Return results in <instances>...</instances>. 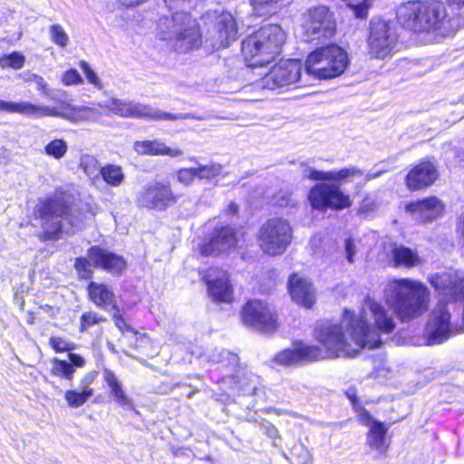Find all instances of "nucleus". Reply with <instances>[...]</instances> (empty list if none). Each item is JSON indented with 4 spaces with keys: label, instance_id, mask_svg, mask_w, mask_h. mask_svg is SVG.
I'll return each mask as SVG.
<instances>
[{
    "label": "nucleus",
    "instance_id": "nucleus-2",
    "mask_svg": "<svg viewBox=\"0 0 464 464\" xmlns=\"http://www.w3.org/2000/svg\"><path fill=\"white\" fill-rule=\"evenodd\" d=\"M441 0H408L400 5L397 23L414 34L454 33L464 27V14L449 13Z\"/></svg>",
    "mask_w": 464,
    "mask_h": 464
},
{
    "label": "nucleus",
    "instance_id": "nucleus-55",
    "mask_svg": "<svg viewBox=\"0 0 464 464\" xmlns=\"http://www.w3.org/2000/svg\"><path fill=\"white\" fill-rule=\"evenodd\" d=\"M39 310L48 314L51 319L56 318L57 314L60 313V307L50 304L40 305Z\"/></svg>",
    "mask_w": 464,
    "mask_h": 464
},
{
    "label": "nucleus",
    "instance_id": "nucleus-24",
    "mask_svg": "<svg viewBox=\"0 0 464 464\" xmlns=\"http://www.w3.org/2000/svg\"><path fill=\"white\" fill-rule=\"evenodd\" d=\"M405 210L411 214H420L426 222H431L443 216L445 204L436 196H428L406 203Z\"/></svg>",
    "mask_w": 464,
    "mask_h": 464
},
{
    "label": "nucleus",
    "instance_id": "nucleus-14",
    "mask_svg": "<svg viewBox=\"0 0 464 464\" xmlns=\"http://www.w3.org/2000/svg\"><path fill=\"white\" fill-rule=\"evenodd\" d=\"M106 107L110 112L122 118H137L147 121H179L188 118V114L165 112L153 110L150 105L115 98L111 99Z\"/></svg>",
    "mask_w": 464,
    "mask_h": 464
},
{
    "label": "nucleus",
    "instance_id": "nucleus-18",
    "mask_svg": "<svg viewBox=\"0 0 464 464\" xmlns=\"http://www.w3.org/2000/svg\"><path fill=\"white\" fill-rule=\"evenodd\" d=\"M238 243L237 231L235 227L225 225L214 227L208 240L198 246L202 256H218L235 247Z\"/></svg>",
    "mask_w": 464,
    "mask_h": 464
},
{
    "label": "nucleus",
    "instance_id": "nucleus-11",
    "mask_svg": "<svg viewBox=\"0 0 464 464\" xmlns=\"http://www.w3.org/2000/svg\"><path fill=\"white\" fill-rule=\"evenodd\" d=\"M293 239L290 222L281 217L267 218L261 224L256 236L259 249L268 256L283 255Z\"/></svg>",
    "mask_w": 464,
    "mask_h": 464
},
{
    "label": "nucleus",
    "instance_id": "nucleus-8",
    "mask_svg": "<svg viewBox=\"0 0 464 464\" xmlns=\"http://www.w3.org/2000/svg\"><path fill=\"white\" fill-rule=\"evenodd\" d=\"M304 61L306 72L317 80H332L343 75L350 65L347 51L334 42L321 44Z\"/></svg>",
    "mask_w": 464,
    "mask_h": 464
},
{
    "label": "nucleus",
    "instance_id": "nucleus-52",
    "mask_svg": "<svg viewBox=\"0 0 464 464\" xmlns=\"http://www.w3.org/2000/svg\"><path fill=\"white\" fill-rule=\"evenodd\" d=\"M27 81L34 82L36 84L37 90L39 92H41L43 94H44V95L49 94L50 90L48 88V84L42 76L34 73L31 75V77Z\"/></svg>",
    "mask_w": 464,
    "mask_h": 464
},
{
    "label": "nucleus",
    "instance_id": "nucleus-50",
    "mask_svg": "<svg viewBox=\"0 0 464 464\" xmlns=\"http://www.w3.org/2000/svg\"><path fill=\"white\" fill-rule=\"evenodd\" d=\"M259 426L264 430V433L271 439L278 438V430L276 427L266 419L259 420Z\"/></svg>",
    "mask_w": 464,
    "mask_h": 464
},
{
    "label": "nucleus",
    "instance_id": "nucleus-56",
    "mask_svg": "<svg viewBox=\"0 0 464 464\" xmlns=\"http://www.w3.org/2000/svg\"><path fill=\"white\" fill-rule=\"evenodd\" d=\"M97 376H98L97 372H89L82 378L81 382L82 385L87 386V385L91 384Z\"/></svg>",
    "mask_w": 464,
    "mask_h": 464
},
{
    "label": "nucleus",
    "instance_id": "nucleus-40",
    "mask_svg": "<svg viewBox=\"0 0 464 464\" xmlns=\"http://www.w3.org/2000/svg\"><path fill=\"white\" fill-rule=\"evenodd\" d=\"M48 343L52 350L56 353H63L68 352L69 353L75 349L74 343L65 340L61 336H51Z\"/></svg>",
    "mask_w": 464,
    "mask_h": 464
},
{
    "label": "nucleus",
    "instance_id": "nucleus-39",
    "mask_svg": "<svg viewBox=\"0 0 464 464\" xmlns=\"http://www.w3.org/2000/svg\"><path fill=\"white\" fill-rule=\"evenodd\" d=\"M67 150V143L62 139L53 140L44 147L45 154L54 158L55 160L62 159L66 154Z\"/></svg>",
    "mask_w": 464,
    "mask_h": 464
},
{
    "label": "nucleus",
    "instance_id": "nucleus-31",
    "mask_svg": "<svg viewBox=\"0 0 464 464\" xmlns=\"http://www.w3.org/2000/svg\"><path fill=\"white\" fill-rule=\"evenodd\" d=\"M0 111L7 113H19L22 115L41 118V114H46L47 110L42 109L41 105L29 102H7L0 100Z\"/></svg>",
    "mask_w": 464,
    "mask_h": 464
},
{
    "label": "nucleus",
    "instance_id": "nucleus-4",
    "mask_svg": "<svg viewBox=\"0 0 464 464\" xmlns=\"http://www.w3.org/2000/svg\"><path fill=\"white\" fill-rule=\"evenodd\" d=\"M34 219L40 220L41 230L36 237L41 242H54L63 234V222L74 226L72 196L62 189L39 198L32 212Z\"/></svg>",
    "mask_w": 464,
    "mask_h": 464
},
{
    "label": "nucleus",
    "instance_id": "nucleus-38",
    "mask_svg": "<svg viewBox=\"0 0 464 464\" xmlns=\"http://www.w3.org/2000/svg\"><path fill=\"white\" fill-rule=\"evenodd\" d=\"M24 63L25 56L17 51H14L8 54H3L0 56L1 69L19 70L24 67Z\"/></svg>",
    "mask_w": 464,
    "mask_h": 464
},
{
    "label": "nucleus",
    "instance_id": "nucleus-12",
    "mask_svg": "<svg viewBox=\"0 0 464 464\" xmlns=\"http://www.w3.org/2000/svg\"><path fill=\"white\" fill-rule=\"evenodd\" d=\"M366 44L371 58L383 60L392 56L399 44V34L394 22L382 17L372 18L369 22Z\"/></svg>",
    "mask_w": 464,
    "mask_h": 464
},
{
    "label": "nucleus",
    "instance_id": "nucleus-54",
    "mask_svg": "<svg viewBox=\"0 0 464 464\" xmlns=\"http://www.w3.org/2000/svg\"><path fill=\"white\" fill-rule=\"evenodd\" d=\"M445 4L452 8L450 13L464 14V0H445Z\"/></svg>",
    "mask_w": 464,
    "mask_h": 464
},
{
    "label": "nucleus",
    "instance_id": "nucleus-13",
    "mask_svg": "<svg viewBox=\"0 0 464 464\" xmlns=\"http://www.w3.org/2000/svg\"><path fill=\"white\" fill-rule=\"evenodd\" d=\"M209 18L212 31L209 34L210 44L216 49L228 48L237 39L238 24L232 13L227 10L208 11L205 14Z\"/></svg>",
    "mask_w": 464,
    "mask_h": 464
},
{
    "label": "nucleus",
    "instance_id": "nucleus-25",
    "mask_svg": "<svg viewBox=\"0 0 464 464\" xmlns=\"http://www.w3.org/2000/svg\"><path fill=\"white\" fill-rule=\"evenodd\" d=\"M88 300L104 311L117 309L118 302L113 290L105 283L90 281L86 285Z\"/></svg>",
    "mask_w": 464,
    "mask_h": 464
},
{
    "label": "nucleus",
    "instance_id": "nucleus-10",
    "mask_svg": "<svg viewBox=\"0 0 464 464\" xmlns=\"http://www.w3.org/2000/svg\"><path fill=\"white\" fill-rule=\"evenodd\" d=\"M301 27L304 40L316 44L334 38L338 31L334 11L322 4L310 6L302 14Z\"/></svg>",
    "mask_w": 464,
    "mask_h": 464
},
{
    "label": "nucleus",
    "instance_id": "nucleus-58",
    "mask_svg": "<svg viewBox=\"0 0 464 464\" xmlns=\"http://www.w3.org/2000/svg\"><path fill=\"white\" fill-rule=\"evenodd\" d=\"M26 314H27L26 323L30 325L34 324L37 321L36 313H34L33 311H27Z\"/></svg>",
    "mask_w": 464,
    "mask_h": 464
},
{
    "label": "nucleus",
    "instance_id": "nucleus-15",
    "mask_svg": "<svg viewBox=\"0 0 464 464\" xmlns=\"http://www.w3.org/2000/svg\"><path fill=\"white\" fill-rule=\"evenodd\" d=\"M176 195L169 182L156 181L146 185L137 196L136 203L140 208L147 209L166 210L177 203Z\"/></svg>",
    "mask_w": 464,
    "mask_h": 464
},
{
    "label": "nucleus",
    "instance_id": "nucleus-21",
    "mask_svg": "<svg viewBox=\"0 0 464 464\" xmlns=\"http://www.w3.org/2000/svg\"><path fill=\"white\" fill-rule=\"evenodd\" d=\"M288 295L293 302L305 309L316 303V290L313 281L299 272L289 275L286 282Z\"/></svg>",
    "mask_w": 464,
    "mask_h": 464
},
{
    "label": "nucleus",
    "instance_id": "nucleus-41",
    "mask_svg": "<svg viewBox=\"0 0 464 464\" xmlns=\"http://www.w3.org/2000/svg\"><path fill=\"white\" fill-rule=\"evenodd\" d=\"M79 169H82L87 176H92L97 171L100 172L99 161L96 157L85 154L80 159Z\"/></svg>",
    "mask_w": 464,
    "mask_h": 464
},
{
    "label": "nucleus",
    "instance_id": "nucleus-1",
    "mask_svg": "<svg viewBox=\"0 0 464 464\" xmlns=\"http://www.w3.org/2000/svg\"><path fill=\"white\" fill-rule=\"evenodd\" d=\"M369 308L375 329L364 313L356 314L344 308L342 314L343 322L323 320L314 326L312 335L318 344L296 340L292 347L276 353L271 362L278 367H296L327 358L353 357L362 349L380 347L382 340L378 332L390 334L395 330L396 324L380 303L372 302Z\"/></svg>",
    "mask_w": 464,
    "mask_h": 464
},
{
    "label": "nucleus",
    "instance_id": "nucleus-5",
    "mask_svg": "<svg viewBox=\"0 0 464 464\" xmlns=\"http://www.w3.org/2000/svg\"><path fill=\"white\" fill-rule=\"evenodd\" d=\"M156 36L167 42L177 53H188L203 45V32L198 20L188 11H177L159 18Z\"/></svg>",
    "mask_w": 464,
    "mask_h": 464
},
{
    "label": "nucleus",
    "instance_id": "nucleus-33",
    "mask_svg": "<svg viewBox=\"0 0 464 464\" xmlns=\"http://www.w3.org/2000/svg\"><path fill=\"white\" fill-rule=\"evenodd\" d=\"M343 394L349 400L353 411L358 413V420L363 425H372L374 420L370 411L362 406L358 397L357 388L352 385L343 392Z\"/></svg>",
    "mask_w": 464,
    "mask_h": 464
},
{
    "label": "nucleus",
    "instance_id": "nucleus-34",
    "mask_svg": "<svg viewBox=\"0 0 464 464\" xmlns=\"http://www.w3.org/2000/svg\"><path fill=\"white\" fill-rule=\"evenodd\" d=\"M100 175L103 181L111 187L120 186L125 179L121 167L115 164H105L101 167Z\"/></svg>",
    "mask_w": 464,
    "mask_h": 464
},
{
    "label": "nucleus",
    "instance_id": "nucleus-20",
    "mask_svg": "<svg viewBox=\"0 0 464 464\" xmlns=\"http://www.w3.org/2000/svg\"><path fill=\"white\" fill-rule=\"evenodd\" d=\"M439 170L430 159L420 160L412 165L404 178V184L411 192L425 190L439 179Z\"/></svg>",
    "mask_w": 464,
    "mask_h": 464
},
{
    "label": "nucleus",
    "instance_id": "nucleus-26",
    "mask_svg": "<svg viewBox=\"0 0 464 464\" xmlns=\"http://www.w3.org/2000/svg\"><path fill=\"white\" fill-rule=\"evenodd\" d=\"M450 314L446 307L433 312V317L430 320V329L427 332V341L429 344H439L445 342L450 333Z\"/></svg>",
    "mask_w": 464,
    "mask_h": 464
},
{
    "label": "nucleus",
    "instance_id": "nucleus-6",
    "mask_svg": "<svg viewBox=\"0 0 464 464\" xmlns=\"http://www.w3.org/2000/svg\"><path fill=\"white\" fill-rule=\"evenodd\" d=\"M286 34L277 24H263L241 41V55L247 66L264 67L282 53Z\"/></svg>",
    "mask_w": 464,
    "mask_h": 464
},
{
    "label": "nucleus",
    "instance_id": "nucleus-44",
    "mask_svg": "<svg viewBox=\"0 0 464 464\" xmlns=\"http://www.w3.org/2000/svg\"><path fill=\"white\" fill-rule=\"evenodd\" d=\"M378 203L370 195H366L362 199L358 208L357 214L362 216H369L370 214L377 211Z\"/></svg>",
    "mask_w": 464,
    "mask_h": 464
},
{
    "label": "nucleus",
    "instance_id": "nucleus-46",
    "mask_svg": "<svg viewBox=\"0 0 464 464\" xmlns=\"http://www.w3.org/2000/svg\"><path fill=\"white\" fill-rule=\"evenodd\" d=\"M111 311L113 312L111 314V319L121 333H136V331H134L133 328L127 324L119 305L117 306V309H112Z\"/></svg>",
    "mask_w": 464,
    "mask_h": 464
},
{
    "label": "nucleus",
    "instance_id": "nucleus-35",
    "mask_svg": "<svg viewBox=\"0 0 464 464\" xmlns=\"http://www.w3.org/2000/svg\"><path fill=\"white\" fill-rule=\"evenodd\" d=\"M92 395L93 390L92 388H85L81 392L68 390L64 393V398L69 407L79 408L82 406Z\"/></svg>",
    "mask_w": 464,
    "mask_h": 464
},
{
    "label": "nucleus",
    "instance_id": "nucleus-19",
    "mask_svg": "<svg viewBox=\"0 0 464 464\" xmlns=\"http://www.w3.org/2000/svg\"><path fill=\"white\" fill-rule=\"evenodd\" d=\"M428 282L446 302L464 301V275L454 273H436L429 276Z\"/></svg>",
    "mask_w": 464,
    "mask_h": 464
},
{
    "label": "nucleus",
    "instance_id": "nucleus-23",
    "mask_svg": "<svg viewBox=\"0 0 464 464\" xmlns=\"http://www.w3.org/2000/svg\"><path fill=\"white\" fill-rule=\"evenodd\" d=\"M42 109L47 110V113L41 114V117H62L72 122H81L95 120L98 116L96 110L86 106H72L65 101L58 103V108L42 106Z\"/></svg>",
    "mask_w": 464,
    "mask_h": 464
},
{
    "label": "nucleus",
    "instance_id": "nucleus-49",
    "mask_svg": "<svg viewBox=\"0 0 464 464\" xmlns=\"http://www.w3.org/2000/svg\"><path fill=\"white\" fill-rule=\"evenodd\" d=\"M178 180L185 186H189L193 183L196 178L194 168H182L177 170Z\"/></svg>",
    "mask_w": 464,
    "mask_h": 464
},
{
    "label": "nucleus",
    "instance_id": "nucleus-27",
    "mask_svg": "<svg viewBox=\"0 0 464 464\" xmlns=\"http://www.w3.org/2000/svg\"><path fill=\"white\" fill-rule=\"evenodd\" d=\"M388 429V425L384 422L373 420L366 433L368 447L383 457L387 455L391 445V440L387 437Z\"/></svg>",
    "mask_w": 464,
    "mask_h": 464
},
{
    "label": "nucleus",
    "instance_id": "nucleus-36",
    "mask_svg": "<svg viewBox=\"0 0 464 464\" xmlns=\"http://www.w3.org/2000/svg\"><path fill=\"white\" fill-rule=\"evenodd\" d=\"M92 261H91L90 257L86 256H78L75 257L73 262V268L76 271L77 278L82 280H89L92 281V277L94 275L92 269Z\"/></svg>",
    "mask_w": 464,
    "mask_h": 464
},
{
    "label": "nucleus",
    "instance_id": "nucleus-17",
    "mask_svg": "<svg viewBox=\"0 0 464 464\" xmlns=\"http://www.w3.org/2000/svg\"><path fill=\"white\" fill-rule=\"evenodd\" d=\"M302 63L298 60H280L263 76V82L268 89L285 87L300 80Z\"/></svg>",
    "mask_w": 464,
    "mask_h": 464
},
{
    "label": "nucleus",
    "instance_id": "nucleus-43",
    "mask_svg": "<svg viewBox=\"0 0 464 464\" xmlns=\"http://www.w3.org/2000/svg\"><path fill=\"white\" fill-rule=\"evenodd\" d=\"M372 5V0H362L357 4H347V6L353 12L358 19H366L369 10Z\"/></svg>",
    "mask_w": 464,
    "mask_h": 464
},
{
    "label": "nucleus",
    "instance_id": "nucleus-3",
    "mask_svg": "<svg viewBox=\"0 0 464 464\" xmlns=\"http://www.w3.org/2000/svg\"><path fill=\"white\" fill-rule=\"evenodd\" d=\"M363 176V170L356 166L331 170L311 169L307 179L315 183L311 186L306 196L310 208L323 213L340 212L350 208L353 206V199L342 188V185L352 181L353 178Z\"/></svg>",
    "mask_w": 464,
    "mask_h": 464
},
{
    "label": "nucleus",
    "instance_id": "nucleus-9",
    "mask_svg": "<svg viewBox=\"0 0 464 464\" xmlns=\"http://www.w3.org/2000/svg\"><path fill=\"white\" fill-rule=\"evenodd\" d=\"M240 323L248 330L265 335L279 331L281 322L277 310L261 298H249L240 307Z\"/></svg>",
    "mask_w": 464,
    "mask_h": 464
},
{
    "label": "nucleus",
    "instance_id": "nucleus-42",
    "mask_svg": "<svg viewBox=\"0 0 464 464\" xmlns=\"http://www.w3.org/2000/svg\"><path fill=\"white\" fill-rule=\"evenodd\" d=\"M196 178L200 179H211L218 177L220 173L221 167L219 165H200L194 168Z\"/></svg>",
    "mask_w": 464,
    "mask_h": 464
},
{
    "label": "nucleus",
    "instance_id": "nucleus-51",
    "mask_svg": "<svg viewBox=\"0 0 464 464\" xmlns=\"http://www.w3.org/2000/svg\"><path fill=\"white\" fill-rule=\"evenodd\" d=\"M255 11H260L278 5L282 0H248Z\"/></svg>",
    "mask_w": 464,
    "mask_h": 464
},
{
    "label": "nucleus",
    "instance_id": "nucleus-28",
    "mask_svg": "<svg viewBox=\"0 0 464 464\" xmlns=\"http://www.w3.org/2000/svg\"><path fill=\"white\" fill-rule=\"evenodd\" d=\"M68 359L65 360L53 357L51 360L52 368L51 374L61 379L72 382L74 378L75 368H82L85 365V359L78 353H68Z\"/></svg>",
    "mask_w": 464,
    "mask_h": 464
},
{
    "label": "nucleus",
    "instance_id": "nucleus-30",
    "mask_svg": "<svg viewBox=\"0 0 464 464\" xmlns=\"http://www.w3.org/2000/svg\"><path fill=\"white\" fill-rule=\"evenodd\" d=\"M133 150L139 155L178 157L182 154L179 149H172L158 140H137Z\"/></svg>",
    "mask_w": 464,
    "mask_h": 464
},
{
    "label": "nucleus",
    "instance_id": "nucleus-22",
    "mask_svg": "<svg viewBox=\"0 0 464 464\" xmlns=\"http://www.w3.org/2000/svg\"><path fill=\"white\" fill-rule=\"evenodd\" d=\"M87 255L92 261L94 268L101 269L113 276H121L128 266V263L122 256L100 245L91 246L87 250Z\"/></svg>",
    "mask_w": 464,
    "mask_h": 464
},
{
    "label": "nucleus",
    "instance_id": "nucleus-57",
    "mask_svg": "<svg viewBox=\"0 0 464 464\" xmlns=\"http://www.w3.org/2000/svg\"><path fill=\"white\" fill-rule=\"evenodd\" d=\"M238 212V207L237 205L235 203V202H230L228 205H227V208L226 209V213L228 214V215H237Z\"/></svg>",
    "mask_w": 464,
    "mask_h": 464
},
{
    "label": "nucleus",
    "instance_id": "nucleus-47",
    "mask_svg": "<svg viewBox=\"0 0 464 464\" xmlns=\"http://www.w3.org/2000/svg\"><path fill=\"white\" fill-rule=\"evenodd\" d=\"M52 41L60 47H65L68 43V36L63 27L59 24H53L50 27Z\"/></svg>",
    "mask_w": 464,
    "mask_h": 464
},
{
    "label": "nucleus",
    "instance_id": "nucleus-16",
    "mask_svg": "<svg viewBox=\"0 0 464 464\" xmlns=\"http://www.w3.org/2000/svg\"><path fill=\"white\" fill-rule=\"evenodd\" d=\"M208 292L216 303H231L234 300V288L229 274L218 266H210L200 272Z\"/></svg>",
    "mask_w": 464,
    "mask_h": 464
},
{
    "label": "nucleus",
    "instance_id": "nucleus-45",
    "mask_svg": "<svg viewBox=\"0 0 464 464\" xmlns=\"http://www.w3.org/2000/svg\"><path fill=\"white\" fill-rule=\"evenodd\" d=\"M79 67L83 72L87 82L98 89H102V84L96 72L92 69L86 61H80Z\"/></svg>",
    "mask_w": 464,
    "mask_h": 464
},
{
    "label": "nucleus",
    "instance_id": "nucleus-32",
    "mask_svg": "<svg viewBox=\"0 0 464 464\" xmlns=\"http://www.w3.org/2000/svg\"><path fill=\"white\" fill-rule=\"evenodd\" d=\"M103 379L110 388L111 395L117 403L121 406H126L130 403V400L125 393L121 382L111 370H103Z\"/></svg>",
    "mask_w": 464,
    "mask_h": 464
},
{
    "label": "nucleus",
    "instance_id": "nucleus-48",
    "mask_svg": "<svg viewBox=\"0 0 464 464\" xmlns=\"http://www.w3.org/2000/svg\"><path fill=\"white\" fill-rule=\"evenodd\" d=\"M61 81L65 86L79 85L83 82L82 76L74 68H71L63 72Z\"/></svg>",
    "mask_w": 464,
    "mask_h": 464
},
{
    "label": "nucleus",
    "instance_id": "nucleus-59",
    "mask_svg": "<svg viewBox=\"0 0 464 464\" xmlns=\"http://www.w3.org/2000/svg\"><path fill=\"white\" fill-rule=\"evenodd\" d=\"M303 464H313V459L311 457H308L306 459L303 460Z\"/></svg>",
    "mask_w": 464,
    "mask_h": 464
},
{
    "label": "nucleus",
    "instance_id": "nucleus-7",
    "mask_svg": "<svg viewBox=\"0 0 464 464\" xmlns=\"http://www.w3.org/2000/svg\"><path fill=\"white\" fill-rule=\"evenodd\" d=\"M391 286V307L401 323L411 322L429 310L430 293L422 282L405 277L393 279Z\"/></svg>",
    "mask_w": 464,
    "mask_h": 464
},
{
    "label": "nucleus",
    "instance_id": "nucleus-29",
    "mask_svg": "<svg viewBox=\"0 0 464 464\" xmlns=\"http://www.w3.org/2000/svg\"><path fill=\"white\" fill-rule=\"evenodd\" d=\"M423 260L418 252L403 245L394 246L391 250L392 267L411 269L422 265Z\"/></svg>",
    "mask_w": 464,
    "mask_h": 464
},
{
    "label": "nucleus",
    "instance_id": "nucleus-60",
    "mask_svg": "<svg viewBox=\"0 0 464 464\" xmlns=\"http://www.w3.org/2000/svg\"><path fill=\"white\" fill-rule=\"evenodd\" d=\"M376 177V175H366L365 177V179H364V183L369 181L370 179H372V178Z\"/></svg>",
    "mask_w": 464,
    "mask_h": 464
},
{
    "label": "nucleus",
    "instance_id": "nucleus-53",
    "mask_svg": "<svg viewBox=\"0 0 464 464\" xmlns=\"http://www.w3.org/2000/svg\"><path fill=\"white\" fill-rule=\"evenodd\" d=\"M344 245H345L346 258L349 263H353L354 256L356 254V247H355L353 239L351 237L346 238Z\"/></svg>",
    "mask_w": 464,
    "mask_h": 464
},
{
    "label": "nucleus",
    "instance_id": "nucleus-37",
    "mask_svg": "<svg viewBox=\"0 0 464 464\" xmlns=\"http://www.w3.org/2000/svg\"><path fill=\"white\" fill-rule=\"evenodd\" d=\"M106 322L107 318L98 312L93 310L86 311L80 316L79 332L85 333L90 328Z\"/></svg>",
    "mask_w": 464,
    "mask_h": 464
}]
</instances>
